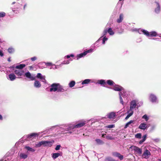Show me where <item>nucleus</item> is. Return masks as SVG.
I'll return each mask as SVG.
<instances>
[{
    "label": "nucleus",
    "mask_w": 161,
    "mask_h": 161,
    "mask_svg": "<svg viewBox=\"0 0 161 161\" xmlns=\"http://www.w3.org/2000/svg\"><path fill=\"white\" fill-rule=\"evenodd\" d=\"M72 59L70 58L69 60L64 61L62 63V64H68L69 63V61H72Z\"/></svg>",
    "instance_id": "4c0bfd02"
},
{
    "label": "nucleus",
    "mask_w": 161,
    "mask_h": 161,
    "mask_svg": "<svg viewBox=\"0 0 161 161\" xmlns=\"http://www.w3.org/2000/svg\"><path fill=\"white\" fill-rule=\"evenodd\" d=\"M43 145V141H42L36 144V146L37 147H40L41 146Z\"/></svg>",
    "instance_id": "f704fd0d"
},
{
    "label": "nucleus",
    "mask_w": 161,
    "mask_h": 161,
    "mask_svg": "<svg viewBox=\"0 0 161 161\" xmlns=\"http://www.w3.org/2000/svg\"><path fill=\"white\" fill-rule=\"evenodd\" d=\"M134 122V120H131L129 122H127L125 125V128H127L129 125L131 123H133Z\"/></svg>",
    "instance_id": "c9c22d12"
},
{
    "label": "nucleus",
    "mask_w": 161,
    "mask_h": 161,
    "mask_svg": "<svg viewBox=\"0 0 161 161\" xmlns=\"http://www.w3.org/2000/svg\"><path fill=\"white\" fill-rule=\"evenodd\" d=\"M157 161H161V158L158 159Z\"/></svg>",
    "instance_id": "69168bd1"
},
{
    "label": "nucleus",
    "mask_w": 161,
    "mask_h": 161,
    "mask_svg": "<svg viewBox=\"0 0 161 161\" xmlns=\"http://www.w3.org/2000/svg\"><path fill=\"white\" fill-rule=\"evenodd\" d=\"M151 155L150 152L147 149H146L142 155L143 158L145 159H148Z\"/></svg>",
    "instance_id": "9b49d317"
},
{
    "label": "nucleus",
    "mask_w": 161,
    "mask_h": 161,
    "mask_svg": "<svg viewBox=\"0 0 161 161\" xmlns=\"http://www.w3.org/2000/svg\"><path fill=\"white\" fill-rule=\"evenodd\" d=\"M91 81V80L86 79L84 80L82 82V85L87 84L89 83Z\"/></svg>",
    "instance_id": "c85d7f7f"
},
{
    "label": "nucleus",
    "mask_w": 161,
    "mask_h": 161,
    "mask_svg": "<svg viewBox=\"0 0 161 161\" xmlns=\"http://www.w3.org/2000/svg\"><path fill=\"white\" fill-rule=\"evenodd\" d=\"M37 59V58L36 57H32L31 58V60L33 61H35Z\"/></svg>",
    "instance_id": "864d4df0"
},
{
    "label": "nucleus",
    "mask_w": 161,
    "mask_h": 161,
    "mask_svg": "<svg viewBox=\"0 0 161 161\" xmlns=\"http://www.w3.org/2000/svg\"><path fill=\"white\" fill-rule=\"evenodd\" d=\"M115 135H108L106 136V138L108 140H112L114 139L115 138L114 137H113V136H114Z\"/></svg>",
    "instance_id": "2f4dec72"
},
{
    "label": "nucleus",
    "mask_w": 161,
    "mask_h": 161,
    "mask_svg": "<svg viewBox=\"0 0 161 161\" xmlns=\"http://www.w3.org/2000/svg\"><path fill=\"white\" fill-rule=\"evenodd\" d=\"M93 51V49H90L84 52V53L86 55L88 53H92Z\"/></svg>",
    "instance_id": "37998d69"
},
{
    "label": "nucleus",
    "mask_w": 161,
    "mask_h": 161,
    "mask_svg": "<svg viewBox=\"0 0 161 161\" xmlns=\"http://www.w3.org/2000/svg\"><path fill=\"white\" fill-rule=\"evenodd\" d=\"M4 56V53L2 50H0V56L3 57Z\"/></svg>",
    "instance_id": "3c124183"
},
{
    "label": "nucleus",
    "mask_w": 161,
    "mask_h": 161,
    "mask_svg": "<svg viewBox=\"0 0 161 161\" xmlns=\"http://www.w3.org/2000/svg\"><path fill=\"white\" fill-rule=\"evenodd\" d=\"M119 96L120 103L121 104L123 105L124 102L122 99V97H124V98L127 99L128 97V96L129 92L123 89L121 92H119Z\"/></svg>",
    "instance_id": "39448f33"
},
{
    "label": "nucleus",
    "mask_w": 161,
    "mask_h": 161,
    "mask_svg": "<svg viewBox=\"0 0 161 161\" xmlns=\"http://www.w3.org/2000/svg\"><path fill=\"white\" fill-rule=\"evenodd\" d=\"M24 148L28 152H34L35 151V149L28 146H25Z\"/></svg>",
    "instance_id": "4be33fe9"
},
{
    "label": "nucleus",
    "mask_w": 161,
    "mask_h": 161,
    "mask_svg": "<svg viewBox=\"0 0 161 161\" xmlns=\"http://www.w3.org/2000/svg\"><path fill=\"white\" fill-rule=\"evenodd\" d=\"M54 143V141L52 140L51 141H43V146L44 147H51Z\"/></svg>",
    "instance_id": "f8f14e48"
},
{
    "label": "nucleus",
    "mask_w": 161,
    "mask_h": 161,
    "mask_svg": "<svg viewBox=\"0 0 161 161\" xmlns=\"http://www.w3.org/2000/svg\"><path fill=\"white\" fill-rule=\"evenodd\" d=\"M14 48L11 47V53H14Z\"/></svg>",
    "instance_id": "6e6d98bb"
},
{
    "label": "nucleus",
    "mask_w": 161,
    "mask_h": 161,
    "mask_svg": "<svg viewBox=\"0 0 161 161\" xmlns=\"http://www.w3.org/2000/svg\"><path fill=\"white\" fill-rule=\"evenodd\" d=\"M147 127H148L146 124L142 123L140 125L138 128L141 130H145L147 128Z\"/></svg>",
    "instance_id": "6ab92c4d"
},
{
    "label": "nucleus",
    "mask_w": 161,
    "mask_h": 161,
    "mask_svg": "<svg viewBox=\"0 0 161 161\" xmlns=\"http://www.w3.org/2000/svg\"><path fill=\"white\" fill-rule=\"evenodd\" d=\"M114 125L113 124H111L108 125L107 126H106L105 127V128H114Z\"/></svg>",
    "instance_id": "a18cd8bd"
},
{
    "label": "nucleus",
    "mask_w": 161,
    "mask_h": 161,
    "mask_svg": "<svg viewBox=\"0 0 161 161\" xmlns=\"http://www.w3.org/2000/svg\"><path fill=\"white\" fill-rule=\"evenodd\" d=\"M8 62H10V57H9L8 59Z\"/></svg>",
    "instance_id": "0e129e2a"
},
{
    "label": "nucleus",
    "mask_w": 161,
    "mask_h": 161,
    "mask_svg": "<svg viewBox=\"0 0 161 161\" xmlns=\"http://www.w3.org/2000/svg\"><path fill=\"white\" fill-rule=\"evenodd\" d=\"M117 157L119 158L120 160H122L123 159V156L119 153V155H118V156Z\"/></svg>",
    "instance_id": "09e8293b"
},
{
    "label": "nucleus",
    "mask_w": 161,
    "mask_h": 161,
    "mask_svg": "<svg viewBox=\"0 0 161 161\" xmlns=\"http://www.w3.org/2000/svg\"><path fill=\"white\" fill-rule=\"evenodd\" d=\"M69 124H68V125H65L64 127L66 128H65L64 129V130H67V131H68V130H67V128L68 127V125H69ZM66 133H69V134H72V131H69V130H68V131Z\"/></svg>",
    "instance_id": "a19ab883"
},
{
    "label": "nucleus",
    "mask_w": 161,
    "mask_h": 161,
    "mask_svg": "<svg viewBox=\"0 0 161 161\" xmlns=\"http://www.w3.org/2000/svg\"><path fill=\"white\" fill-rule=\"evenodd\" d=\"M27 6V4H25L24 5V9H25V8H26V7Z\"/></svg>",
    "instance_id": "052dcab7"
},
{
    "label": "nucleus",
    "mask_w": 161,
    "mask_h": 161,
    "mask_svg": "<svg viewBox=\"0 0 161 161\" xmlns=\"http://www.w3.org/2000/svg\"><path fill=\"white\" fill-rule=\"evenodd\" d=\"M138 32L140 34H144L148 37L156 36L157 35V33L156 31H152L149 32L147 30L143 29L138 30Z\"/></svg>",
    "instance_id": "20e7f679"
},
{
    "label": "nucleus",
    "mask_w": 161,
    "mask_h": 161,
    "mask_svg": "<svg viewBox=\"0 0 161 161\" xmlns=\"http://www.w3.org/2000/svg\"><path fill=\"white\" fill-rule=\"evenodd\" d=\"M112 155L114 157H117L118 156V155H119V153L117 152H113L112 153Z\"/></svg>",
    "instance_id": "79ce46f5"
},
{
    "label": "nucleus",
    "mask_w": 161,
    "mask_h": 161,
    "mask_svg": "<svg viewBox=\"0 0 161 161\" xmlns=\"http://www.w3.org/2000/svg\"><path fill=\"white\" fill-rule=\"evenodd\" d=\"M25 66V65L24 64H20L17 65H13L11 66V69L12 68H16V69H22Z\"/></svg>",
    "instance_id": "2eb2a0df"
},
{
    "label": "nucleus",
    "mask_w": 161,
    "mask_h": 161,
    "mask_svg": "<svg viewBox=\"0 0 161 161\" xmlns=\"http://www.w3.org/2000/svg\"><path fill=\"white\" fill-rule=\"evenodd\" d=\"M105 135H103H103H102V137H105Z\"/></svg>",
    "instance_id": "774afa93"
},
{
    "label": "nucleus",
    "mask_w": 161,
    "mask_h": 161,
    "mask_svg": "<svg viewBox=\"0 0 161 161\" xmlns=\"http://www.w3.org/2000/svg\"><path fill=\"white\" fill-rule=\"evenodd\" d=\"M87 123V121L84 120H79L78 121V123L76 125H73L72 124H70L68 125V127L67 128V130H70L71 129H73L75 128H80L83 127Z\"/></svg>",
    "instance_id": "7ed1b4c3"
},
{
    "label": "nucleus",
    "mask_w": 161,
    "mask_h": 161,
    "mask_svg": "<svg viewBox=\"0 0 161 161\" xmlns=\"http://www.w3.org/2000/svg\"><path fill=\"white\" fill-rule=\"evenodd\" d=\"M95 141L97 143L99 144H102L103 143V142L99 139H96Z\"/></svg>",
    "instance_id": "e433bc0d"
},
{
    "label": "nucleus",
    "mask_w": 161,
    "mask_h": 161,
    "mask_svg": "<svg viewBox=\"0 0 161 161\" xmlns=\"http://www.w3.org/2000/svg\"><path fill=\"white\" fill-rule=\"evenodd\" d=\"M15 74L19 77L22 75L24 73V71L20 70H16L15 71Z\"/></svg>",
    "instance_id": "b1692460"
},
{
    "label": "nucleus",
    "mask_w": 161,
    "mask_h": 161,
    "mask_svg": "<svg viewBox=\"0 0 161 161\" xmlns=\"http://www.w3.org/2000/svg\"><path fill=\"white\" fill-rule=\"evenodd\" d=\"M96 84H100L101 85L103 86H105V85L106 84V82L105 80H98Z\"/></svg>",
    "instance_id": "5701e85b"
},
{
    "label": "nucleus",
    "mask_w": 161,
    "mask_h": 161,
    "mask_svg": "<svg viewBox=\"0 0 161 161\" xmlns=\"http://www.w3.org/2000/svg\"><path fill=\"white\" fill-rule=\"evenodd\" d=\"M142 118L143 119H144L146 121H148V120L149 119L148 117L146 114L144 115L142 117Z\"/></svg>",
    "instance_id": "49530a36"
},
{
    "label": "nucleus",
    "mask_w": 161,
    "mask_h": 161,
    "mask_svg": "<svg viewBox=\"0 0 161 161\" xmlns=\"http://www.w3.org/2000/svg\"><path fill=\"white\" fill-rule=\"evenodd\" d=\"M130 148H131L135 152V153L136 154L139 155H141L142 153V149L138 147L135 146H132L130 147Z\"/></svg>",
    "instance_id": "9d476101"
},
{
    "label": "nucleus",
    "mask_w": 161,
    "mask_h": 161,
    "mask_svg": "<svg viewBox=\"0 0 161 161\" xmlns=\"http://www.w3.org/2000/svg\"><path fill=\"white\" fill-rule=\"evenodd\" d=\"M25 75L27 78H29L31 80H35V76L31 75L29 72L26 73L25 74Z\"/></svg>",
    "instance_id": "dca6fc26"
},
{
    "label": "nucleus",
    "mask_w": 161,
    "mask_h": 161,
    "mask_svg": "<svg viewBox=\"0 0 161 161\" xmlns=\"http://www.w3.org/2000/svg\"><path fill=\"white\" fill-rule=\"evenodd\" d=\"M0 120H2L3 119V117L2 115L0 114Z\"/></svg>",
    "instance_id": "680f3d73"
},
{
    "label": "nucleus",
    "mask_w": 161,
    "mask_h": 161,
    "mask_svg": "<svg viewBox=\"0 0 161 161\" xmlns=\"http://www.w3.org/2000/svg\"><path fill=\"white\" fill-rule=\"evenodd\" d=\"M74 56V55L73 54H71L70 55H67L66 56H65L64 58H69L70 57H73Z\"/></svg>",
    "instance_id": "8fccbe9b"
},
{
    "label": "nucleus",
    "mask_w": 161,
    "mask_h": 161,
    "mask_svg": "<svg viewBox=\"0 0 161 161\" xmlns=\"http://www.w3.org/2000/svg\"><path fill=\"white\" fill-rule=\"evenodd\" d=\"M6 15V13L3 12H0V18H3Z\"/></svg>",
    "instance_id": "ea45409f"
},
{
    "label": "nucleus",
    "mask_w": 161,
    "mask_h": 161,
    "mask_svg": "<svg viewBox=\"0 0 161 161\" xmlns=\"http://www.w3.org/2000/svg\"><path fill=\"white\" fill-rule=\"evenodd\" d=\"M144 141H145L144 140H143V139H142L139 142V143L140 144H141L142 142H143Z\"/></svg>",
    "instance_id": "13d9d810"
},
{
    "label": "nucleus",
    "mask_w": 161,
    "mask_h": 161,
    "mask_svg": "<svg viewBox=\"0 0 161 161\" xmlns=\"http://www.w3.org/2000/svg\"><path fill=\"white\" fill-rule=\"evenodd\" d=\"M106 161H117L111 157H108L106 158Z\"/></svg>",
    "instance_id": "58836bf2"
},
{
    "label": "nucleus",
    "mask_w": 161,
    "mask_h": 161,
    "mask_svg": "<svg viewBox=\"0 0 161 161\" xmlns=\"http://www.w3.org/2000/svg\"><path fill=\"white\" fill-rule=\"evenodd\" d=\"M3 66L6 68L5 73L7 75V77L8 80H10V67L8 66L7 63L4 64Z\"/></svg>",
    "instance_id": "6e6552de"
},
{
    "label": "nucleus",
    "mask_w": 161,
    "mask_h": 161,
    "mask_svg": "<svg viewBox=\"0 0 161 161\" xmlns=\"http://www.w3.org/2000/svg\"><path fill=\"white\" fill-rule=\"evenodd\" d=\"M36 77L37 78L41 80L44 83L46 82V80L45 79V76L42 75L41 73H38Z\"/></svg>",
    "instance_id": "4468645a"
},
{
    "label": "nucleus",
    "mask_w": 161,
    "mask_h": 161,
    "mask_svg": "<svg viewBox=\"0 0 161 161\" xmlns=\"http://www.w3.org/2000/svg\"><path fill=\"white\" fill-rule=\"evenodd\" d=\"M155 128V126H152L151 127V129L152 130H153Z\"/></svg>",
    "instance_id": "bf43d9fd"
},
{
    "label": "nucleus",
    "mask_w": 161,
    "mask_h": 161,
    "mask_svg": "<svg viewBox=\"0 0 161 161\" xmlns=\"http://www.w3.org/2000/svg\"><path fill=\"white\" fill-rule=\"evenodd\" d=\"M147 135H144L142 137V139L143 140H144V141H145V140H146V137H147Z\"/></svg>",
    "instance_id": "5fc2aeb1"
},
{
    "label": "nucleus",
    "mask_w": 161,
    "mask_h": 161,
    "mask_svg": "<svg viewBox=\"0 0 161 161\" xmlns=\"http://www.w3.org/2000/svg\"><path fill=\"white\" fill-rule=\"evenodd\" d=\"M124 16L122 14H120L119 18L117 19V22L118 23H120L122 21L123 19Z\"/></svg>",
    "instance_id": "cd10ccee"
},
{
    "label": "nucleus",
    "mask_w": 161,
    "mask_h": 161,
    "mask_svg": "<svg viewBox=\"0 0 161 161\" xmlns=\"http://www.w3.org/2000/svg\"><path fill=\"white\" fill-rule=\"evenodd\" d=\"M75 82L74 81H72L69 83V87H72L75 86Z\"/></svg>",
    "instance_id": "72a5a7b5"
},
{
    "label": "nucleus",
    "mask_w": 161,
    "mask_h": 161,
    "mask_svg": "<svg viewBox=\"0 0 161 161\" xmlns=\"http://www.w3.org/2000/svg\"><path fill=\"white\" fill-rule=\"evenodd\" d=\"M155 3H156V8H155V11L156 13L158 14L160 11V7L159 3L157 2Z\"/></svg>",
    "instance_id": "412c9836"
},
{
    "label": "nucleus",
    "mask_w": 161,
    "mask_h": 161,
    "mask_svg": "<svg viewBox=\"0 0 161 161\" xmlns=\"http://www.w3.org/2000/svg\"><path fill=\"white\" fill-rule=\"evenodd\" d=\"M8 53H10V47L8 48Z\"/></svg>",
    "instance_id": "e2e57ef3"
},
{
    "label": "nucleus",
    "mask_w": 161,
    "mask_h": 161,
    "mask_svg": "<svg viewBox=\"0 0 161 161\" xmlns=\"http://www.w3.org/2000/svg\"><path fill=\"white\" fill-rule=\"evenodd\" d=\"M10 153H8L5 156L3 160L0 161H10Z\"/></svg>",
    "instance_id": "f3484780"
},
{
    "label": "nucleus",
    "mask_w": 161,
    "mask_h": 161,
    "mask_svg": "<svg viewBox=\"0 0 161 161\" xmlns=\"http://www.w3.org/2000/svg\"><path fill=\"white\" fill-rule=\"evenodd\" d=\"M50 92H63L66 91L64 87L58 83H54L50 86Z\"/></svg>",
    "instance_id": "f03ea898"
},
{
    "label": "nucleus",
    "mask_w": 161,
    "mask_h": 161,
    "mask_svg": "<svg viewBox=\"0 0 161 161\" xmlns=\"http://www.w3.org/2000/svg\"><path fill=\"white\" fill-rule=\"evenodd\" d=\"M41 85L40 82L38 80H35L34 83V86L36 88H40Z\"/></svg>",
    "instance_id": "bb28decb"
},
{
    "label": "nucleus",
    "mask_w": 161,
    "mask_h": 161,
    "mask_svg": "<svg viewBox=\"0 0 161 161\" xmlns=\"http://www.w3.org/2000/svg\"><path fill=\"white\" fill-rule=\"evenodd\" d=\"M149 100L153 103H157L158 102L157 97L153 94H151L149 95Z\"/></svg>",
    "instance_id": "1a4fd4ad"
},
{
    "label": "nucleus",
    "mask_w": 161,
    "mask_h": 161,
    "mask_svg": "<svg viewBox=\"0 0 161 161\" xmlns=\"http://www.w3.org/2000/svg\"><path fill=\"white\" fill-rule=\"evenodd\" d=\"M107 33H108L110 36H113L115 33L111 28L109 27L108 29L105 28L103 32V36H105Z\"/></svg>",
    "instance_id": "0eeeda50"
},
{
    "label": "nucleus",
    "mask_w": 161,
    "mask_h": 161,
    "mask_svg": "<svg viewBox=\"0 0 161 161\" xmlns=\"http://www.w3.org/2000/svg\"><path fill=\"white\" fill-rule=\"evenodd\" d=\"M108 88L113 89L115 91L120 92H121V91L124 89L121 86L118 85H115V84L113 86V88H112L109 87H108Z\"/></svg>",
    "instance_id": "ddd939ff"
},
{
    "label": "nucleus",
    "mask_w": 161,
    "mask_h": 161,
    "mask_svg": "<svg viewBox=\"0 0 161 161\" xmlns=\"http://www.w3.org/2000/svg\"><path fill=\"white\" fill-rule=\"evenodd\" d=\"M144 141H145L144 140H143V139H142L139 142V143L140 144H141L142 142H143Z\"/></svg>",
    "instance_id": "4d7b16f0"
},
{
    "label": "nucleus",
    "mask_w": 161,
    "mask_h": 161,
    "mask_svg": "<svg viewBox=\"0 0 161 161\" xmlns=\"http://www.w3.org/2000/svg\"><path fill=\"white\" fill-rule=\"evenodd\" d=\"M86 54L84 52L83 53L78 54L77 56V59L78 60L79 58L85 56Z\"/></svg>",
    "instance_id": "7c9ffc66"
},
{
    "label": "nucleus",
    "mask_w": 161,
    "mask_h": 161,
    "mask_svg": "<svg viewBox=\"0 0 161 161\" xmlns=\"http://www.w3.org/2000/svg\"><path fill=\"white\" fill-rule=\"evenodd\" d=\"M2 42H3V41H2V40L0 38V43H1Z\"/></svg>",
    "instance_id": "338daca9"
},
{
    "label": "nucleus",
    "mask_w": 161,
    "mask_h": 161,
    "mask_svg": "<svg viewBox=\"0 0 161 161\" xmlns=\"http://www.w3.org/2000/svg\"><path fill=\"white\" fill-rule=\"evenodd\" d=\"M143 104V103L141 101H139L138 99L133 100L130 101V109L128 111V114L125 118V119H127L133 114L134 112L133 110L135 108H138L142 106Z\"/></svg>",
    "instance_id": "f257e3e1"
},
{
    "label": "nucleus",
    "mask_w": 161,
    "mask_h": 161,
    "mask_svg": "<svg viewBox=\"0 0 161 161\" xmlns=\"http://www.w3.org/2000/svg\"><path fill=\"white\" fill-rule=\"evenodd\" d=\"M16 77L14 74H11V80H13L15 79Z\"/></svg>",
    "instance_id": "c03bdc74"
},
{
    "label": "nucleus",
    "mask_w": 161,
    "mask_h": 161,
    "mask_svg": "<svg viewBox=\"0 0 161 161\" xmlns=\"http://www.w3.org/2000/svg\"><path fill=\"white\" fill-rule=\"evenodd\" d=\"M107 116V117L109 119H114L116 116V114L114 112H111L108 113Z\"/></svg>",
    "instance_id": "a211bd4d"
},
{
    "label": "nucleus",
    "mask_w": 161,
    "mask_h": 161,
    "mask_svg": "<svg viewBox=\"0 0 161 161\" xmlns=\"http://www.w3.org/2000/svg\"><path fill=\"white\" fill-rule=\"evenodd\" d=\"M39 135V133H33L31 134L28 135V138H31L33 137H35L38 136Z\"/></svg>",
    "instance_id": "393cba45"
},
{
    "label": "nucleus",
    "mask_w": 161,
    "mask_h": 161,
    "mask_svg": "<svg viewBox=\"0 0 161 161\" xmlns=\"http://www.w3.org/2000/svg\"><path fill=\"white\" fill-rule=\"evenodd\" d=\"M60 145H58L56 146L55 148V149L56 150H58L59 149L60 147Z\"/></svg>",
    "instance_id": "603ef678"
},
{
    "label": "nucleus",
    "mask_w": 161,
    "mask_h": 161,
    "mask_svg": "<svg viewBox=\"0 0 161 161\" xmlns=\"http://www.w3.org/2000/svg\"><path fill=\"white\" fill-rule=\"evenodd\" d=\"M60 155V154L58 153H53L52 155V157L54 159H55L58 158V157H59Z\"/></svg>",
    "instance_id": "473e14b6"
},
{
    "label": "nucleus",
    "mask_w": 161,
    "mask_h": 161,
    "mask_svg": "<svg viewBox=\"0 0 161 161\" xmlns=\"http://www.w3.org/2000/svg\"><path fill=\"white\" fill-rule=\"evenodd\" d=\"M103 37V42H102V44H105V42L107 41L108 40V38L107 37H106V36H103L101 37L96 42H97L99 40H101V38Z\"/></svg>",
    "instance_id": "a878e982"
},
{
    "label": "nucleus",
    "mask_w": 161,
    "mask_h": 161,
    "mask_svg": "<svg viewBox=\"0 0 161 161\" xmlns=\"http://www.w3.org/2000/svg\"><path fill=\"white\" fill-rule=\"evenodd\" d=\"M19 156L20 159H25L27 158L28 155L26 153L21 152L19 153Z\"/></svg>",
    "instance_id": "aec40b11"
},
{
    "label": "nucleus",
    "mask_w": 161,
    "mask_h": 161,
    "mask_svg": "<svg viewBox=\"0 0 161 161\" xmlns=\"http://www.w3.org/2000/svg\"><path fill=\"white\" fill-rule=\"evenodd\" d=\"M142 135L141 133H137L136 134L135 136L136 138L140 139L141 138Z\"/></svg>",
    "instance_id": "de8ad7c7"
},
{
    "label": "nucleus",
    "mask_w": 161,
    "mask_h": 161,
    "mask_svg": "<svg viewBox=\"0 0 161 161\" xmlns=\"http://www.w3.org/2000/svg\"><path fill=\"white\" fill-rule=\"evenodd\" d=\"M45 64L47 66H51V68H50V69H56L57 68V65L54 64H53L51 62H47V63H46V62H42L41 63H39L38 64V66L39 67V68L40 69H43L45 68V67H42L41 66V65H44Z\"/></svg>",
    "instance_id": "423d86ee"
},
{
    "label": "nucleus",
    "mask_w": 161,
    "mask_h": 161,
    "mask_svg": "<svg viewBox=\"0 0 161 161\" xmlns=\"http://www.w3.org/2000/svg\"><path fill=\"white\" fill-rule=\"evenodd\" d=\"M106 83L109 86H114L115 84L114 82L111 80H108L106 82Z\"/></svg>",
    "instance_id": "c756f323"
}]
</instances>
